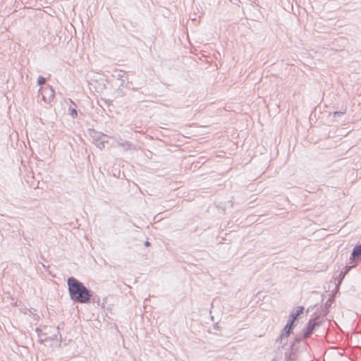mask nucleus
<instances>
[{
	"label": "nucleus",
	"instance_id": "obj_2",
	"mask_svg": "<svg viewBox=\"0 0 361 361\" xmlns=\"http://www.w3.org/2000/svg\"><path fill=\"white\" fill-rule=\"evenodd\" d=\"M323 322V319L320 316H317L314 318L310 319L305 327L302 334V338L306 339L309 338L314 331L315 328L319 326Z\"/></svg>",
	"mask_w": 361,
	"mask_h": 361
},
{
	"label": "nucleus",
	"instance_id": "obj_14",
	"mask_svg": "<svg viewBox=\"0 0 361 361\" xmlns=\"http://www.w3.org/2000/svg\"><path fill=\"white\" fill-rule=\"evenodd\" d=\"M69 114L74 118H76L78 116L77 111L75 108L70 107L69 109Z\"/></svg>",
	"mask_w": 361,
	"mask_h": 361
},
{
	"label": "nucleus",
	"instance_id": "obj_17",
	"mask_svg": "<svg viewBox=\"0 0 361 361\" xmlns=\"http://www.w3.org/2000/svg\"><path fill=\"white\" fill-rule=\"evenodd\" d=\"M353 265H346L345 267V270L343 271V273H345V274H347L348 273V271L353 268V267H355L356 265H355V263H353Z\"/></svg>",
	"mask_w": 361,
	"mask_h": 361
},
{
	"label": "nucleus",
	"instance_id": "obj_3",
	"mask_svg": "<svg viewBox=\"0 0 361 361\" xmlns=\"http://www.w3.org/2000/svg\"><path fill=\"white\" fill-rule=\"evenodd\" d=\"M294 327L290 326L289 324H286L285 326L281 331L280 335L276 339V343H279L281 345L282 348H284L285 345H287L288 338L293 332Z\"/></svg>",
	"mask_w": 361,
	"mask_h": 361
},
{
	"label": "nucleus",
	"instance_id": "obj_18",
	"mask_svg": "<svg viewBox=\"0 0 361 361\" xmlns=\"http://www.w3.org/2000/svg\"><path fill=\"white\" fill-rule=\"evenodd\" d=\"M302 339H303V338H302V337H300V338H296L295 339V341L291 344L290 348H293V347L294 346V345H295V343H298V342H300Z\"/></svg>",
	"mask_w": 361,
	"mask_h": 361
},
{
	"label": "nucleus",
	"instance_id": "obj_12",
	"mask_svg": "<svg viewBox=\"0 0 361 361\" xmlns=\"http://www.w3.org/2000/svg\"><path fill=\"white\" fill-rule=\"evenodd\" d=\"M345 275H346L345 273H343V271H341L339 273V275L338 276V283L336 285V288H338V286L342 283V281H343V279L345 278Z\"/></svg>",
	"mask_w": 361,
	"mask_h": 361
},
{
	"label": "nucleus",
	"instance_id": "obj_1",
	"mask_svg": "<svg viewBox=\"0 0 361 361\" xmlns=\"http://www.w3.org/2000/svg\"><path fill=\"white\" fill-rule=\"evenodd\" d=\"M68 292L71 299L75 302L88 303L91 295V290L85 286V285L74 278L71 276L67 280Z\"/></svg>",
	"mask_w": 361,
	"mask_h": 361
},
{
	"label": "nucleus",
	"instance_id": "obj_11",
	"mask_svg": "<svg viewBox=\"0 0 361 361\" xmlns=\"http://www.w3.org/2000/svg\"><path fill=\"white\" fill-rule=\"evenodd\" d=\"M118 145L122 147L125 150H128L131 147V144L128 141L119 142Z\"/></svg>",
	"mask_w": 361,
	"mask_h": 361
},
{
	"label": "nucleus",
	"instance_id": "obj_5",
	"mask_svg": "<svg viewBox=\"0 0 361 361\" xmlns=\"http://www.w3.org/2000/svg\"><path fill=\"white\" fill-rule=\"evenodd\" d=\"M92 137L93 142L99 149H102L105 147V143L107 142V135L103 133L94 132Z\"/></svg>",
	"mask_w": 361,
	"mask_h": 361
},
{
	"label": "nucleus",
	"instance_id": "obj_16",
	"mask_svg": "<svg viewBox=\"0 0 361 361\" xmlns=\"http://www.w3.org/2000/svg\"><path fill=\"white\" fill-rule=\"evenodd\" d=\"M46 82V78L42 76H39L37 78V83L39 85H42L45 84Z\"/></svg>",
	"mask_w": 361,
	"mask_h": 361
},
{
	"label": "nucleus",
	"instance_id": "obj_10",
	"mask_svg": "<svg viewBox=\"0 0 361 361\" xmlns=\"http://www.w3.org/2000/svg\"><path fill=\"white\" fill-rule=\"evenodd\" d=\"M91 296L90 298V302H92V303H97L98 305H100V298L95 295L92 291H91Z\"/></svg>",
	"mask_w": 361,
	"mask_h": 361
},
{
	"label": "nucleus",
	"instance_id": "obj_19",
	"mask_svg": "<svg viewBox=\"0 0 361 361\" xmlns=\"http://www.w3.org/2000/svg\"><path fill=\"white\" fill-rule=\"evenodd\" d=\"M149 245H150L149 242H148V241L145 242V246L148 247V246H149Z\"/></svg>",
	"mask_w": 361,
	"mask_h": 361
},
{
	"label": "nucleus",
	"instance_id": "obj_6",
	"mask_svg": "<svg viewBox=\"0 0 361 361\" xmlns=\"http://www.w3.org/2000/svg\"><path fill=\"white\" fill-rule=\"evenodd\" d=\"M361 262V244L357 245L353 250L350 257V263H355L357 265Z\"/></svg>",
	"mask_w": 361,
	"mask_h": 361
},
{
	"label": "nucleus",
	"instance_id": "obj_13",
	"mask_svg": "<svg viewBox=\"0 0 361 361\" xmlns=\"http://www.w3.org/2000/svg\"><path fill=\"white\" fill-rule=\"evenodd\" d=\"M334 301V297H330L325 302L324 304V307L328 310L331 304L333 303V302Z\"/></svg>",
	"mask_w": 361,
	"mask_h": 361
},
{
	"label": "nucleus",
	"instance_id": "obj_8",
	"mask_svg": "<svg viewBox=\"0 0 361 361\" xmlns=\"http://www.w3.org/2000/svg\"><path fill=\"white\" fill-rule=\"evenodd\" d=\"M49 333L51 334L50 336L46 338V339L56 340L61 341V335L59 332V326L50 327Z\"/></svg>",
	"mask_w": 361,
	"mask_h": 361
},
{
	"label": "nucleus",
	"instance_id": "obj_15",
	"mask_svg": "<svg viewBox=\"0 0 361 361\" xmlns=\"http://www.w3.org/2000/svg\"><path fill=\"white\" fill-rule=\"evenodd\" d=\"M346 111V109H343L342 111H335L334 112V117L336 118L337 116H343V114H345Z\"/></svg>",
	"mask_w": 361,
	"mask_h": 361
},
{
	"label": "nucleus",
	"instance_id": "obj_4",
	"mask_svg": "<svg viewBox=\"0 0 361 361\" xmlns=\"http://www.w3.org/2000/svg\"><path fill=\"white\" fill-rule=\"evenodd\" d=\"M39 91L41 92L42 99L45 103H50L55 96L54 90L49 85L41 87Z\"/></svg>",
	"mask_w": 361,
	"mask_h": 361
},
{
	"label": "nucleus",
	"instance_id": "obj_7",
	"mask_svg": "<svg viewBox=\"0 0 361 361\" xmlns=\"http://www.w3.org/2000/svg\"><path fill=\"white\" fill-rule=\"evenodd\" d=\"M304 307H298L296 310H294L291 312L290 314L289 318L288 319V322L286 324H289L290 326L295 327L294 322L298 319V317L300 314H301L303 312Z\"/></svg>",
	"mask_w": 361,
	"mask_h": 361
},
{
	"label": "nucleus",
	"instance_id": "obj_9",
	"mask_svg": "<svg viewBox=\"0 0 361 361\" xmlns=\"http://www.w3.org/2000/svg\"><path fill=\"white\" fill-rule=\"evenodd\" d=\"M124 75H125V73H123L122 71H116L115 73V74L114 75V77L116 78L117 80H119L121 81V86H123V82H125V80H124Z\"/></svg>",
	"mask_w": 361,
	"mask_h": 361
}]
</instances>
